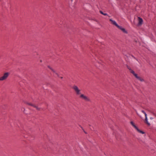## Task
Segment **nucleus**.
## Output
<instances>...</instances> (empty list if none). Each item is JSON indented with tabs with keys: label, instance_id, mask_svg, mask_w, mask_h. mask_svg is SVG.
Returning <instances> with one entry per match:
<instances>
[{
	"label": "nucleus",
	"instance_id": "8",
	"mask_svg": "<svg viewBox=\"0 0 156 156\" xmlns=\"http://www.w3.org/2000/svg\"><path fill=\"white\" fill-rule=\"evenodd\" d=\"M48 67L49 68L53 73H55L58 76V74L56 72V71L52 69L50 66H48Z\"/></svg>",
	"mask_w": 156,
	"mask_h": 156
},
{
	"label": "nucleus",
	"instance_id": "16",
	"mask_svg": "<svg viewBox=\"0 0 156 156\" xmlns=\"http://www.w3.org/2000/svg\"><path fill=\"white\" fill-rule=\"evenodd\" d=\"M100 13L101 14H102L104 15V13L102 11H100Z\"/></svg>",
	"mask_w": 156,
	"mask_h": 156
},
{
	"label": "nucleus",
	"instance_id": "23",
	"mask_svg": "<svg viewBox=\"0 0 156 156\" xmlns=\"http://www.w3.org/2000/svg\"><path fill=\"white\" fill-rule=\"evenodd\" d=\"M61 79H62V77H61Z\"/></svg>",
	"mask_w": 156,
	"mask_h": 156
},
{
	"label": "nucleus",
	"instance_id": "3",
	"mask_svg": "<svg viewBox=\"0 0 156 156\" xmlns=\"http://www.w3.org/2000/svg\"><path fill=\"white\" fill-rule=\"evenodd\" d=\"M130 124L137 130V131L139 133L143 134L144 133L143 131L140 130L139 129H138L137 127L136 126V125H135L133 122L132 121L131 122Z\"/></svg>",
	"mask_w": 156,
	"mask_h": 156
},
{
	"label": "nucleus",
	"instance_id": "14",
	"mask_svg": "<svg viewBox=\"0 0 156 156\" xmlns=\"http://www.w3.org/2000/svg\"><path fill=\"white\" fill-rule=\"evenodd\" d=\"M117 27L118 28H119V29H120L121 30V29H122V28H123L122 27H121V26H119L118 25V26H117Z\"/></svg>",
	"mask_w": 156,
	"mask_h": 156
},
{
	"label": "nucleus",
	"instance_id": "24",
	"mask_svg": "<svg viewBox=\"0 0 156 156\" xmlns=\"http://www.w3.org/2000/svg\"><path fill=\"white\" fill-rule=\"evenodd\" d=\"M137 114L138 115V113H137Z\"/></svg>",
	"mask_w": 156,
	"mask_h": 156
},
{
	"label": "nucleus",
	"instance_id": "9",
	"mask_svg": "<svg viewBox=\"0 0 156 156\" xmlns=\"http://www.w3.org/2000/svg\"><path fill=\"white\" fill-rule=\"evenodd\" d=\"M145 122L148 125L150 126V123L148 122V120H147V119H145Z\"/></svg>",
	"mask_w": 156,
	"mask_h": 156
},
{
	"label": "nucleus",
	"instance_id": "5",
	"mask_svg": "<svg viewBox=\"0 0 156 156\" xmlns=\"http://www.w3.org/2000/svg\"><path fill=\"white\" fill-rule=\"evenodd\" d=\"M25 103L30 105L31 106L34 107V108H35L38 110H40V108H38L37 107L36 105H34L30 103H27L26 102H25Z\"/></svg>",
	"mask_w": 156,
	"mask_h": 156
},
{
	"label": "nucleus",
	"instance_id": "15",
	"mask_svg": "<svg viewBox=\"0 0 156 156\" xmlns=\"http://www.w3.org/2000/svg\"><path fill=\"white\" fill-rule=\"evenodd\" d=\"M144 114L145 115V119H147V115L146 113V112Z\"/></svg>",
	"mask_w": 156,
	"mask_h": 156
},
{
	"label": "nucleus",
	"instance_id": "1",
	"mask_svg": "<svg viewBox=\"0 0 156 156\" xmlns=\"http://www.w3.org/2000/svg\"><path fill=\"white\" fill-rule=\"evenodd\" d=\"M73 89L74 90L76 95H79L81 94V90L76 85H74L72 87Z\"/></svg>",
	"mask_w": 156,
	"mask_h": 156
},
{
	"label": "nucleus",
	"instance_id": "18",
	"mask_svg": "<svg viewBox=\"0 0 156 156\" xmlns=\"http://www.w3.org/2000/svg\"><path fill=\"white\" fill-rule=\"evenodd\" d=\"M141 111L144 114L145 113V112L144 110H142Z\"/></svg>",
	"mask_w": 156,
	"mask_h": 156
},
{
	"label": "nucleus",
	"instance_id": "17",
	"mask_svg": "<svg viewBox=\"0 0 156 156\" xmlns=\"http://www.w3.org/2000/svg\"><path fill=\"white\" fill-rule=\"evenodd\" d=\"M127 68L130 71V69H131L128 66H127Z\"/></svg>",
	"mask_w": 156,
	"mask_h": 156
},
{
	"label": "nucleus",
	"instance_id": "20",
	"mask_svg": "<svg viewBox=\"0 0 156 156\" xmlns=\"http://www.w3.org/2000/svg\"><path fill=\"white\" fill-rule=\"evenodd\" d=\"M153 115L156 117V114L155 113H153Z\"/></svg>",
	"mask_w": 156,
	"mask_h": 156
},
{
	"label": "nucleus",
	"instance_id": "12",
	"mask_svg": "<svg viewBox=\"0 0 156 156\" xmlns=\"http://www.w3.org/2000/svg\"><path fill=\"white\" fill-rule=\"evenodd\" d=\"M138 79L141 81H144V80L143 79L141 78L140 77H139L138 78Z\"/></svg>",
	"mask_w": 156,
	"mask_h": 156
},
{
	"label": "nucleus",
	"instance_id": "19",
	"mask_svg": "<svg viewBox=\"0 0 156 156\" xmlns=\"http://www.w3.org/2000/svg\"><path fill=\"white\" fill-rule=\"evenodd\" d=\"M104 16H107V15H108V14H107V13H104Z\"/></svg>",
	"mask_w": 156,
	"mask_h": 156
},
{
	"label": "nucleus",
	"instance_id": "21",
	"mask_svg": "<svg viewBox=\"0 0 156 156\" xmlns=\"http://www.w3.org/2000/svg\"><path fill=\"white\" fill-rule=\"evenodd\" d=\"M153 119V118H151V119Z\"/></svg>",
	"mask_w": 156,
	"mask_h": 156
},
{
	"label": "nucleus",
	"instance_id": "2",
	"mask_svg": "<svg viewBox=\"0 0 156 156\" xmlns=\"http://www.w3.org/2000/svg\"><path fill=\"white\" fill-rule=\"evenodd\" d=\"M9 75V73L8 72L4 74L3 76L0 77V81H2L6 80Z\"/></svg>",
	"mask_w": 156,
	"mask_h": 156
},
{
	"label": "nucleus",
	"instance_id": "11",
	"mask_svg": "<svg viewBox=\"0 0 156 156\" xmlns=\"http://www.w3.org/2000/svg\"><path fill=\"white\" fill-rule=\"evenodd\" d=\"M130 72L132 73L133 75L135 73L134 72L132 69H130Z\"/></svg>",
	"mask_w": 156,
	"mask_h": 156
},
{
	"label": "nucleus",
	"instance_id": "7",
	"mask_svg": "<svg viewBox=\"0 0 156 156\" xmlns=\"http://www.w3.org/2000/svg\"><path fill=\"white\" fill-rule=\"evenodd\" d=\"M109 20L111 22V23L112 24L116 26V27L118 26V24L115 21L113 20H112L111 19H110Z\"/></svg>",
	"mask_w": 156,
	"mask_h": 156
},
{
	"label": "nucleus",
	"instance_id": "6",
	"mask_svg": "<svg viewBox=\"0 0 156 156\" xmlns=\"http://www.w3.org/2000/svg\"><path fill=\"white\" fill-rule=\"evenodd\" d=\"M138 25H141L143 23V20L142 18L140 17H138Z\"/></svg>",
	"mask_w": 156,
	"mask_h": 156
},
{
	"label": "nucleus",
	"instance_id": "13",
	"mask_svg": "<svg viewBox=\"0 0 156 156\" xmlns=\"http://www.w3.org/2000/svg\"><path fill=\"white\" fill-rule=\"evenodd\" d=\"M133 75L137 79H138V78L139 77V76H138L137 75V74H136L135 73L134 74H133Z\"/></svg>",
	"mask_w": 156,
	"mask_h": 156
},
{
	"label": "nucleus",
	"instance_id": "10",
	"mask_svg": "<svg viewBox=\"0 0 156 156\" xmlns=\"http://www.w3.org/2000/svg\"><path fill=\"white\" fill-rule=\"evenodd\" d=\"M121 30H122L123 32L125 33H127L126 31L125 30V29L123 28H122V29H121Z\"/></svg>",
	"mask_w": 156,
	"mask_h": 156
},
{
	"label": "nucleus",
	"instance_id": "22",
	"mask_svg": "<svg viewBox=\"0 0 156 156\" xmlns=\"http://www.w3.org/2000/svg\"><path fill=\"white\" fill-rule=\"evenodd\" d=\"M40 62H42V60H40Z\"/></svg>",
	"mask_w": 156,
	"mask_h": 156
},
{
	"label": "nucleus",
	"instance_id": "4",
	"mask_svg": "<svg viewBox=\"0 0 156 156\" xmlns=\"http://www.w3.org/2000/svg\"><path fill=\"white\" fill-rule=\"evenodd\" d=\"M80 98L84 99L85 101H90V99L88 97L84 95V94H80Z\"/></svg>",
	"mask_w": 156,
	"mask_h": 156
}]
</instances>
